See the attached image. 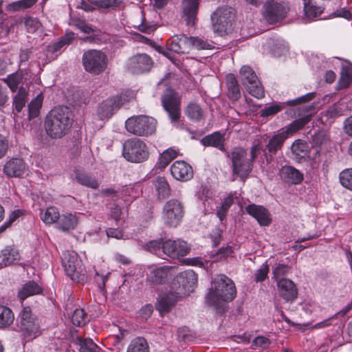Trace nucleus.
Returning <instances> with one entry per match:
<instances>
[{
	"mask_svg": "<svg viewBox=\"0 0 352 352\" xmlns=\"http://www.w3.org/2000/svg\"><path fill=\"white\" fill-rule=\"evenodd\" d=\"M236 296L234 283L228 276L219 274L212 280L206 299L208 305L222 311L225 309V305L232 301Z\"/></svg>",
	"mask_w": 352,
	"mask_h": 352,
	"instance_id": "f257e3e1",
	"label": "nucleus"
},
{
	"mask_svg": "<svg viewBox=\"0 0 352 352\" xmlns=\"http://www.w3.org/2000/svg\"><path fill=\"white\" fill-rule=\"evenodd\" d=\"M72 112L65 106L55 107L45 118L44 126L47 135L53 139L64 136L72 126Z\"/></svg>",
	"mask_w": 352,
	"mask_h": 352,
	"instance_id": "f03ea898",
	"label": "nucleus"
},
{
	"mask_svg": "<svg viewBox=\"0 0 352 352\" xmlns=\"http://www.w3.org/2000/svg\"><path fill=\"white\" fill-rule=\"evenodd\" d=\"M157 121L147 116H134L125 122L126 131L135 135L148 137L155 132Z\"/></svg>",
	"mask_w": 352,
	"mask_h": 352,
	"instance_id": "7ed1b4c3",
	"label": "nucleus"
},
{
	"mask_svg": "<svg viewBox=\"0 0 352 352\" xmlns=\"http://www.w3.org/2000/svg\"><path fill=\"white\" fill-rule=\"evenodd\" d=\"M122 156L128 162L141 163L148 158V148L143 140L133 138L123 143Z\"/></svg>",
	"mask_w": 352,
	"mask_h": 352,
	"instance_id": "20e7f679",
	"label": "nucleus"
},
{
	"mask_svg": "<svg viewBox=\"0 0 352 352\" xmlns=\"http://www.w3.org/2000/svg\"><path fill=\"white\" fill-rule=\"evenodd\" d=\"M62 264L65 274L73 282L84 283L87 280L85 267L81 265L77 254L66 252L62 256Z\"/></svg>",
	"mask_w": 352,
	"mask_h": 352,
	"instance_id": "39448f33",
	"label": "nucleus"
},
{
	"mask_svg": "<svg viewBox=\"0 0 352 352\" xmlns=\"http://www.w3.org/2000/svg\"><path fill=\"white\" fill-rule=\"evenodd\" d=\"M82 62L86 72L98 75L106 69L108 58L107 55L100 50H89L84 52Z\"/></svg>",
	"mask_w": 352,
	"mask_h": 352,
	"instance_id": "423d86ee",
	"label": "nucleus"
},
{
	"mask_svg": "<svg viewBox=\"0 0 352 352\" xmlns=\"http://www.w3.org/2000/svg\"><path fill=\"white\" fill-rule=\"evenodd\" d=\"M235 16L234 10L230 7L217 9L211 15L212 29L220 35L230 31Z\"/></svg>",
	"mask_w": 352,
	"mask_h": 352,
	"instance_id": "0eeeda50",
	"label": "nucleus"
},
{
	"mask_svg": "<svg viewBox=\"0 0 352 352\" xmlns=\"http://www.w3.org/2000/svg\"><path fill=\"white\" fill-rule=\"evenodd\" d=\"M184 215L183 204L177 199L166 201L162 208V219L165 225L175 228L182 221Z\"/></svg>",
	"mask_w": 352,
	"mask_h": 352,
	"instance_id": "6e6552de",
	"label": "nucleus"
},
{
	"mask_svg": "<svg viewBox=\"0 0 352 352\" xmlns=\"http://www.w3.org/2000/svg\"><path fill=\"white\" fill-rule=\"evenodd\" d=\"M232 181L235 180V176H239L244 180L252 170V163L247 160L246 151L240 147L234 148L232 152Z\"/></svg>",
	"mask_w": 352,
	"mask_h": 352,
	"instance_id": "1a4fd4ad",
	"label": "nucleus"
},
{
	"mask_svg": "<svg viewBox=\"0 0 352 352\" xmlns=\"http://www.w3.org/2000/svg\"><path fill=\"white\" fill-rule=\"evenodd\" d=\"M239 74L242 83L252 96L258 99L264 97L263 87L259 82L254 72L249 66H243L240 69Z\"/></svg>",
	"mask_w": 352,
	"mask_h": 352,
	"instance_id": "9d476101",
	"label": "nucleus"
},
{
	"mask_svg": "<svg viewBox=\"0 0 352 352\" xmlns=\"http://www.w3.org/2000/svg\"><path fill=\"white\" fill-rule=\"evenodd\" d=\"M289 9V5L286 2L270 0L264 5L263 16L267 22L274 23L283 20Z\"/></svg>",
	"mask_w": 352,
	"mask_h": 352,
	"instance_id": "9b49d317",
	"label": "nucleus"
},
{
	"mask_svg": "<svg viewBox=\"0 0 352 352\" xmlns=\"http://www.w3.org/2000/svg\"><path fill=\"white\" fill-rule=\"evenodd\" d=\"M164 109L168 113L172 121H177L180 117V99L173 89L167 88L162 96Z\"/></svg>",
	"mask_w": 352,
	"mask_h": 352,
	"instance_id": "f8f14e48",
	"label": "nucleus"
},
{
	"mask_svg": "<svg viewBox=\"0 0 352 352\" xmlns=\"http://www.w3.org/2000/svg\"><path fill=\"white\" fill-rule=\"evenodd\" d=\"M151 58L146 54H139L130 58L127 63L129 70L135 74H140L151 70L153 67Z\"/></svg>",
	"mask_w": 352,
	"mask_h": 352,
	"instance_id": "ddd939ff",
	"label": "nucleus"
},
{
	"mask_svg": "<svg viewBox=\"0 0 352 352\" xmlns=\"http://www.w3.org/2000/svg\"><path fill=\"white\" fill-rule=\"evenodd\" d=\"M123 104L121 96H114L101 102L97 109V116L100 120H109Z\"/></svg>",
	"mask_w": 352,
	"mask_h": 352,
	"instance_id": "4468645a",
	"label": "nucleus"
},
{
	"mask_svg": "<svg viewBox=\"0 0 352 352\" xmlns=\"http://www.w3.org/2000/svg\"><path fill=\"white\" fill-rule=\"evenodd\" d=\"M163 250L164 256L175 258L186 255L190 251V248L188 243L183 240L168 239L164 242Z\"/></svg>",
	"mask_w": 352,
	"mask_h": 352,
	"instance_id": "2eb2a0df",
	"label": "nucleus"
},
{
	"mask_svg": "<svg viewBox=\"0 0 352 352\" xmlns=\"http://www.w3.org/2000/svg\"><path fill=\"white\" fill-rule=\"evenodd\" d=\"M175 280L176 282L175 285H178V289L176 292L179 296H182L192 290V287L197 283V278L192 270H187L177 275Z\"/></svg>",
	"mask_w": 352,
	"mask_h": 352,
	"instance_id": "dca6fc26",
	"label": "nucleus"
},
{
	"mask_svg": "<svg viewBox=\"0 0 352 352\" xmlns=\"http://www.w3.org/2000/svg\"><path fill=\"white\" fill-rule=\"evenodd\" d=\"M28 170V166L22 158L13 157L6 162L3 173L8 177H20L23 176Z\"/></svg>",
	"mask_w": 352,
	"mask_h": 352,
	"instance_id": "f3484780",
	"label": "nucleus"
},
{
	"mask_svg": "<svg viewBox=\"0 0 352 352\" xmlns=\"http://www.w3.org/2000/svg\"><path fill=\"white\" fill-rule=\"evenodd\" d=\"M279 296L286 302H293L298 296V290L293 281L282 278L276 281Z\"/></svg>",
	"mask_w": 352,
	"mask_h": 352,
	"instance_id": "a211bd4d",
	"label": "nucleus"
},
{
	"mask_svg": "<svg viewBox=\"0 0 352 352\" xmlns=\"http://www.w3.org/2000/svg\"><path fill=\"white\" fill-rule=\"evenodd\" d=\"M172 176L177 180L186 182L193 177L192 166L184 161H176L170 166Z\"/></svg>",
	"mask_w": 352,
	"mask_h": 352,
	"instance_id": "6ab92c4d",
	"label": "nucleus"
},
{
	"mask_svg": "<svg viewBox=\"0 0 352 352\" xmlns=\"http://www.w3.org/2000/svg\"><path fill=\"white\" fill-rule=\"evenodd\" d=\"M176 274L173 266H164L152 270L148 275V280L155 284H162Z\"/></svg>",
	"mask_w": 352,
	"mask_h": 352,
	"instance_id": "aec40b11",
	"label": "nucleus"
},
{
	"mask_svg": "<svg viewBox=\"0 0 352 352\" xmlns=\"http://www.w3.org/2000/svg\"><path fill=\"white\" fill-rule=\"evenodd\" d=\"M166 48L177 54H186L190 51L188 36L185 34H175L166 42Z\"/></svg>",
	"mask_w": 352,
	"mask_h": 352,
	"instance_id": "412c9836",
	"label": "nucleus"
},
{
	"mask_svg": "<svg viewBox=\"0 0 352 352\" xmlns=\"http://www.w3.org/2000/svg\"><path fill=\"white\" fill-rule=\"evenodd\" d=\"M246 212L256 219L261 226H267L272 222L269 211L263 206L250 204L245 208Z\"/></svg>",
	"mask_w": 352,
	"mask_h": 352,
	"instance_id": "4be33fe9",
	"label": "nucleus"
},
{
	"mask_svg": "<svg viewBox=\"0 0 352 352\" xmlns=\"http://www.w3.org/2000/svg\"><path fill=\"white\" fill-rule=\"evenodd\" d=\"M73 39L74 34L69 33L60 38L57 41L48 45L46 48V56L52 59L56 58L58 56V52H59L64 46L69 45Z\"/></svg>",
	"mask_w": 352,
	"mask_h": 352,
	"instance_id": "5701e85b",
	"label": "nucleus"
},
{
	"mask_svg": "<svg viewBox=\"0 0 352 352\" xmlns=\"http://www.w3.org/2000/svg\"><path fill=\"white\" fill-rule=\"evenodd\" d=\"M180 296L177 292H168L164 294L157 300L156 308L160 314L168 312L174 306L177 298Z\"/></svg>",
	"mask_w": 352,
	"mask_h": 352,
	"instance_id": "b1692460",
	"label": "nucleus"
},
{
	"mask_svg": "<svg viewBox=\"0 0 352 352\" xmlns=\"http://www.w3.org/2000/svg\"><path fill=\"white\" fill-rule=\"evenodd\" d=\"M78 224V219L75 214L65 212L60 214L56 223V228L62 232L74 230Z\"/></svg>",
	"mask_w": 352,
	"mask_h": 352,
	"instance_id": "393cba45",
	"label": "nucleus"
},
{
	"mask_svg": "<svg viewBox=\"0 0 352 352\" xmlns=\"http://www.w3.org/2000/svg\"><path fill=\"white\" fill-rule=\"evenodd\" d=\"M199 4V0H184L182 3L183 12L188 25L195 23Z\"/></svg>",
	"mask_w": 352,
	"mask_h": 352,
	"instance_id": "a878e982",
	"label": "nucleus"
},
{
	"mask_svg": "<svg viewBox=\"0 0 352 352\" xmlns=\"http://www.w3.org/2000/svg\"><path fill=\"white\" fill-rule=\"evenodd\" d=\"M323 8L317 6L312 0H304V16L305 22H309L320 17Z\"/></svg>",
	"mask_w": 352,
	"mask_h": 352,
	"instance_id": "bb28decb",
	"label": "nucleus"
},
{
	"mask_svg": "<svg viewBox=\"0 0 352 352\" xmlns=\"http://www.w3.org/2000/svg\"><path fill=\"white\" fill-rule=\"evenodd\" d=\"M23 340L30 342L41 335L40 325L37 320L20 326Z\"/></svg>",
	"mask_w": 352,
	"mask_h": 352,
	"instance_id": "cd10ccee",
	"label": "nucleus"
},
{
	"mask_svg": "<svg viewBox=\"0 0 352 352\" xmlns=\"http://www.w3.org/2000/svg\"><path fill=\"white\" fill-rule=\"evenodd\" d=\"M282 179L292 184H299L303 179V175L295 168L286 166H283L279 171Z\"/></svg>",
	"mask_w": 352,
	"mask_h": 352,
	"instance_id": "c85d7f7f",
	"label": "nucleus"
},
{
	"mask_svg": "<svg viewBox=\"0 0 352 352\" xmlns=\"http://www.w3.org/2000/svg\"><path fill=\"white\" fill-rule=\"evenodd\" d=\"M1 262L0 263V269L11 264L15 263L20 258L19 252L11 246L6 247L0 254Z\"/></svg>",
	"mask_w": 352,
	"mask_h": 352,
	"instance_id": "c756f323",
	"label": "nucleus"
},
{
	"mask_svg": "<svg viewBox=\"0 0 352 352\" xmlns=\"http://www.w3.org/2000/svg\"><path fill=\"white\" fill-rule=\"evenodd\" d=\"M226 84L227 87V94L232 100H238L241 96L239 86L235 76L228 74L226 76Z\"/></svg>",
	"mask_w": 352,
	"mask_h": 352,
	"instance_id": "7c9ffc66",
	"label": "nucleus"
},
{
	"mask_svg": "<svg viewBox=\"0 0 352 352\" xmlns=\"http://www.w3.org/2000/svg\"><path fill=\"white\" fill-rule=\"evenodd\" d=\"M75 179L80 185L96 189L99 187L98 180L92 175L80 170L75 172Z\"/></svg>",
	"mask_w": 352,
	"mask_h": 352,
	"instance_id": "2f4dec72",
	"label": "nucleus"
},
{
	"mask_svg": "<svg viewBox=\"0 0 352 352\" xmlns=\"http://www.w3.org/2000/svg\"><path fill=\"white\" fill-rule=\"evenodd\" d=\"M42 288L34 281H29L24 284L18 292V296L21 300L30 296L41 293Z\"/></svg>",
	"mask_w": 352,
	"mask_h": 352,
	"instance_id": "473e14b6",
	"label": "nucleus"
},
{
	"mask_svg": "<svg viewBox=\"0 0 352 352\" xmlns=\"http://www.w3.org/2000/svg\"><path fill=\"white\" fill-rule=\"evenodd\" d=\"M223 135L219 132H214L203 138L201 142L205 146H213L221 151H223Z\"/></svg>",
	"mask_w": 352,
	"mask_h": 352,
	"instance_id": "72a5a7b5",
	"label": "nucleus"
},
{
	"mask_svg": "<svg viewBox=\"0 0 352 352\" xmlns=\"http://www.w3.org/2000/svg\"><path fill=\"white\" fill-rule=\"evenodd\" d=\"M179 155V150L175 147H170L162 153L159 157L157 166L159 168H165L169 163Z\"/></svg>",
	"mask_w": 352,
	"mask_h": 352,
	"instance_id": "f704fd0d",
	"label": "nucleus"
},
{
	"mask_svg": "<svg viewBox=\"0 0 352 352\" xmlns=\"http://www.w3.org/2000/svg\"><path fill=\"white\" fill-rule=\"evenodd\" d=\"M126 352H149V346L145 338L137 337L131 340Z\"/></svg>",
	"mask_w": 352,
	"mask_h": 352,
	"instance_id": "c9c22d12",
	"label": "nucleus"
},
{
	"mask_svg": "<svg viewBox=\"0 0 352 352\" xmlns=\"http://www.w3.org/2000/svg\"><path fill=\"white\" fill-rule=\"evenodd\" d=\"M126 333L127 331L119 329L118 334L109 336L107 342L110 346L109 349L119 352L123 347L122 340Z\"/></svg>",
	"mask_w": 352,
	"mask_h": 352,
	"instance_id": "e433bc0d",
	"label": "nucleus"
},
{
	"mask_svg": "<svg viewBox=\"0 0 352 352\" xmlns=\"http://www.w3.org/2000/svg\"><path fill=\"white\" fill-rule=\"evenodd\" d=\"M295 160H300L307 156L309 153V146L307 144L302 140H296L291 146Z\"/></svg>",
	"mask_w": 352,
	"mask_h": 352,
	"instance_id": "4c0bfd02",
	"label": "nucleus"
},
{
	"mask_svg": "<svg viewBox=\"0 0 352 352\" xmlns=\"http://www.w3.org/2000/svg\"><path fill=\"white\" fill-rule=\"evenodd\" d=\"M287 138V135L283 132L274 135L267 144L268 152L271 154H276L277 151L281 148Z\"/></svg>",
	"mask_w": 352,
	"mask_h": 352,
	"instance_id": "58836bf2",
	"label": "nucleus"
},
{
	"mask_svg": "<svg viewBox=\"0 0 352 352\" xmlns=\"http://www.w3.org/2000/svg\"><path fill=\"white\" fill-rule=\"evenodd\" d=\"M41 219L47 225L56 223L60 217L58 210L54 206L47 208L45 210L41 212Z\"/></svg>",
	"mask_w": 352,
	"mask_h": 352,
	"instance_id": "ea45409f",
	"label": "nucleus"
},
{
	"mask_svg": "<svg viewBox=\"0 0 352 352\" xmlns=\"http://www.w3.org/2000/svg\"><path fill=\"white\" fill-rule=\"evenodd\" d=\"M186 116L192 121H201L204 119V111L197 103L191 102L186 108Z\"/></svg>",
	"mask_w": 352,
	"mask_h": 352,
	"instance_id": "a19ab883",
	"label": "nucleus"
},
{
	"mask_svg": "<svg viewBox=\"0 0 352 352\" xmlns=\"http://www.w3.org/2000/svg\"><path fill=\"white\" fill-rule=\"evenodd\" d=\"M14 320V315L12 311L10 308L0 305V328L10 326Z\"/></svg>",
	"mask_w": 352,
	"mask_h": 352,
	"instance_id": "79ce46f5",
	"label": "nucleus"
},
{
	"mask_svg": "<svg viewBox=\"0 0 352 352\" xmlns=\"http://www.w3.org/2000/svg\"><path fill=\"white\" fill-rule=\"evenodd\" d=\"M310 115H307L299 119L295 120L292 123L286 127L285 130L283 131V133H285L287 137L296 133L298 130L301 129L306 124L310 121Z\"/></svg>",
	"mask_w": 352,
	"mask_h": 352,
	"instance_id": "37998d69",
	"label": "nucleus"
},
{
	"mask_svg": "<svg viewBox=\"0 0 352 352\" xmlns=\"http://www.w3.org/2000/svg\"><path fill=\"white\" fill-rule=\"evenodd\" d=\"M188 43L190 45V50L192 49L197 50H208L213 47L212 43L197 36H188Z\"/></svg>",
	"mask_w": 352,
	"mask_h": 352,
	"instance_id": "c03bdc74",
	"label": "nucleus"
},
{
	"mask_svg": "<svg viewBox=\"0 0 352 352\" xmlns=\"http://www.w3.org/2000/svg\"><path fill=\"white\" fill-rule=\"evenodd\" d=\"M155 186L160 198L164 199L170 195V188L164 177H158L155 182Z\"/></svg>",
	"mask_w": 352,
	"mask_h": 352,
	"instance_id": "a18cd8bd",
	"label": "nucleus"
},
{
	"mask_svg": "<svg viewBox=\"0 0 352 352\" xmlns=\"http://www.w3.org/2000/svg\"><path fill=\"white\" fill-rule=\"evenodd\" d=\"M43 100V96L42 94H39L30 102L28 106L29 117L30 119L34 118L38 116Z\"/></svg>",
	"mask_w": 352,
	"mask_h": 352,
	"instance_id": "49530a36",
	"label": "nucleus"
},
{
	"mask_svg": "<svg viewBox=\"0 0 352 352\" xmlns=\"http://www.w3.org/2000/svg\"><path fill=\"white\" fill-rule=\"evenodd\" d=\"M233 202V196L232 195H230L223 199V201L221 204V206L217 208V216L219 217L220 221H223L226 218L228 210L232 205Z\"/></svg>",
	"mask_w": 352,
	"mask_h": 352,
	"instance_id": "de8ad7c7",
	"label": "nucleus"
},
{
	"mask_svg": "<svg viewBox=\"0 0 352 352\" xmlns=\"http://www.w3.org/2000/svg\"><path fill=\"white\" fill-rule=\"evenodd\" d=\"M164 241L162 239L153 240L147 243L145 245V249L158 256L159 257L164 256Z\"/></svg>",
	"mask_w": 352,
	"mask_h": 352,
	"instance_id": "09e8293b",
	"label": "nucleus"
},
{
	"mask_svg": "<svg viewBox=\"0 0 352 352\" xmlns=\"http://www.w3.org/2000/svg\"><path fill=\"white\" fill-rule=\"evenodd\" d=\"M80 352H102L92 340L86 338L79 341Z\"/></svg>",
	"mask_w": 352,
	"mask_h": 352,
	"instance_id": "8fccbe9b",
	"label": "nucleus"
},
{
	"mask_svg": "<svg viewBox=\"0 0 352 352\" xmlns=\"http://www.w3.org/2000/svg\"><path fill=\"white\" fill-rule=\"evenodd\" d=\"M87 316L84 309H76L72 316V322L74 325L81 327L87 323Z\"/></svg>",
	"mask_w": 352,
	"mask_h": 352,
	"instance_id": "3c124183",
	"label": "nucleus"
},
{
	"mask_svg": "<svg viewBox=\"0 0 352 352\" xmlns=\"http://www.w3.org/2000/svg\"><path fill=\"white\" fill-rule=\"evenodd\" d=\"M23 80L22 75L19 73L12 74L4 79L12 91H15Z\"/></svg>",
	"mask_w": 352,
	"mask_h": 352,
	"instance_id": "603ef678",
	"label": "nucleus"
},
{
	"mask_svg": "<svg viewBox=\"0 0 352 352\" xmlns=\"http://www.w3.org/2000/svg\"><path fill=\"white\" fill-rule=\"evenodd\" d=\"M352 82V68L346 67L342 68L341 76L339 80L340 88H346Z\"/></svg>",
	"mask_w": 352,
	"mask_h": 352,
	"instance_id": "864d4df0",
	"label": "nucleus"
},
{
	"mask_svg": "<svg viewBox=\"0 0 352 352\" xmlns=\"http://www.w3.org/2000/svg\"><path fill=\"white\" fill-rule=\"evenodd\" d=\"M194 336L192 331L186 327H182L177 329V339L179 342H188L192 340Z\"/></svg>",
	"mask_w": 352,
	"mask_h": 352,
	"instance_id": "5fc2aeb1",
	"label": "nucleus"
},
{
	"mask_svg": "<svg viewBox=\"0 0 352 352\" xmlns=\"http://www.w3.org/2000/svg\"><path fill=\"white\" fill-rule=\"evenodd\" d=\"M27 91L25 88L21 87L19 89L18 94L14 99V104L16 110L19 112L25 106L26 101Z\"/></svg>",
	"mask_w": 352,
	"mask_h": 352,
	"instance_id": "6e6d98bb",
	"label": "nucleus"
},
{
	"mask_svg": "<svg viewBox=\"0 0 352 352\" xmlns=\"http://www.w3.org/2000/svg\"><path fill=\"white\" fill-rule=\"evenodd\" d=\"M340 182L344 187L352 190V168L346 169L340 173Z\"/></svg>",
	"mask_w": 352,
	"mask_h": 352,
	"instance_id": "4d7b16f0",
	"label": "nucleus"
},
{
	"mask_svg": "<svg viewBox=\"0 0 352 352\" xmlns=\"http://www.w3.org/2000/svg\"><path fill=\"white\" fill-rule=\"evenodd\" d=\"M283 107L284 105L280 104H273L269 107H265L261 111V116L266 118L268 116H274L280 111Z\"/></svg>",
	"mask_w": 352,
	"mask_h": 352,
	"instance_id": "13d9d810",
	"label": "nucleus"
},
{
	"mask_svg": "<svg viewBox=\"0 0 352 352\" xmlns=\"http://www.w3.org/2000/svg\"><path fill=\"white\" fill-rule=\"evenodd\" d=\"M289 272V267L285 264L278 263L276 266L273 269L272 273L274 275V278L276 281L282 279V276L286 275Z\"/></svg>",
	"mask_w": 352,
	"mask_h": 352,
	"instance_id": "bf43d9fd",
	"label": "nucleus"
},
{
	"mask_svg": "<svg viewBox=\"0 0 352 352\" xmlns=\"http://www.w3.org/2000/svg\"><path fill=\"white\" fill-rule=\"evenodd\" d=\"M38 0H21L10 5V10L17 11L26 9L33 6Z\"/></svg>",
	"mask_w": 352,
	"mask_h": 352,
	"instance_id": "052dcab7",
	"label": "nucleus"
},
{
	"mask_svg": "<svg viewBox=\"0 0 352 352\" xmlns=\"http://www.w3.org/2000/svg\"><path fill=\"white\" fill-rule=\"evenodd\" d=\"M25 28L29 32H35L40 29L41 24L36 18L27 17L24 21Z\"/></svg>",
	"mask_w": 352,
	"mask_h": 352,
	"instance_id": "680f3d73",
	"label": "nucleus"
},
{
	"mask_svg": "<svg viewBox=\"0 0 352 352\" xmlns=\"http://www.w3.org/2000/svg\"><path fill=\"white\" fill-rule=\"evenodd\" d=\"M269 272V266L267 263H263L254 272V280L256 282H263L265 280Z\"/></svg>",
	"mask_w": 352,
	"mask_h": 352,
	"instance_id": "e2e57ef3",
	"label": "nucleus"
},
{
	"mask_svg": "<svg viewBox=\"0 0 352 352\" xmlns=\"http://www.w3.org/2000/svg\"><path fill=\"white\" fill-rule=\"evenodd\" d=\"M19 318L20 320V326L36 320L32 316L31 309L28 307H24L22 309Z\"/></svg>",
	"mask_w": 352,
	"mask_h": 352,
	"instance_id": "0e129e2a",
	"label": "nucleus"
},
{
	"mask_svg": "<svg viewBox=\"0 0 352 352\" xmlns=\"http://www.w3.org/2000/svg\"><path fill=\"white\" fill-rule=\"evenodd\" d=\"M233 253L232 248L228 245L224 248H221L218 252L213 256L214 261L222 260L231 256Z\"/></svg>",
	"mask_w": 352,
	"mask_h": 352,
	"instance_id": "69168bd1",
	"label": "nucleus"
},
{
	"mask_svg": "<svg viewBox=\"0 0 352 352\" xmlns=\"http://www.w3.org/2000/svg\"><path fill=\"white\" fill-rule=\"evenodd\" d=\"M315 94L314 92L308 93L304 96L297 98L294 100H288L287 102V105L295 106L303 102H308L314 98Z\"/></svg>",
	"mask_w": 352,
	"mask_h": 352,
	"instance_id": "338daca9",
	"label": "nucleus"
},
{
	"mask_svg": "<svg viewBox=\"0 0 352 352\" xmlns=\"http://www.w3.org/2000/svg\"><path fill=\"white\" fill-rule=\"evenodd\" d=\"M142 13V22L138 25L139 30L144 33H151L153 32L156 29V25L154 24H148L146 21V19L144 16V11L141 12Z\"/></svg>",
	"mask_w": 352,
	"mask_h": 352,
	"instance_id": "774afa93",
	"label": "nucleus"
}]
</instances>
